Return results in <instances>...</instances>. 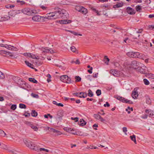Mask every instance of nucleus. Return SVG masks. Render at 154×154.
Here are the masks:
<instances>
[{"label": "nucleus", "mask_w": 154, "mask_h": 154, "mask_svg": "<svg viewBox=\"0 0 154 154\" xmlns=\"http://www.w3.org/2000/svg\"><path fill=\"white\" fill-rule=\"evenodd\" d=\"M22 12L24 14L29 15H33L38 14V11L35 9H31L29 8H25L22 10Z\"/></svg>", "instance_id": "nucleus-1"}, {"label": "nucleus", "mask_w": 154, "mask_h": 154, "mask_svg": "<svg viewBox=\"0 0 154 154\" xmlns=\"http://www.w3.org/2000/svg\"><path fill=\"white\" fill-rule=\"evenodd\" d=\"M115 97L117 99L124 103L129 104H132L133 103V102L131 101L128 100L127 99H126L124 97L120 96H116Z\"/></svg>", "instance_id": "nucleus-2"}, {"label": "nucleus", "mask_w": 154, "mask_h": 154, "mask_svg": "<svg viewBox=\"0 0 154 154\" xmlns=\"http://www.w3.org/2000/svg\"><path fill=\"white\" fill-rule=\"evenodd\" d=\"M60 80L62 82L67 83H71V79L66 75H62L60 77Z\"/></svg>", "instance_id": "nucleus-3"}, {"label": "nucleus", "mask_w": 154, "mask_h": 154, "mask_svg": "<svg viewBox=\"0 0 154 154\" xmlns=\"http://www.w3.org/2000/svg\"><path fill=\"white\" fill-rule=\"evenodd\" d=\"M32 19L34 21H40L41 20H44V16H41L38 15H36L32 17Z\"/></svg>", "instance_id": "nucleus-4"}, {"label": "nucleus", "mask_w": 154, "mask_h": 154, "mask_svg": "<svg viewBox=\"0 0 154 154\" xmlns=\"http://www.w3.org/2000/svg\"><path fill=\"white\" fill-rule=\"evenodd\" d=\"M60 16V18H66L69 17V14L66 10L64 9H61Z\"/></svg>", "instance_id": "nucleus-5"}, {"label": "nucleus", "mask_w": 154, "mask_h": 154, "mask_svg": "<svg viewBox=\"0 0 154 154\" xmlns=\"http://www.w3.org/2000/svg\"><path fill=\"white\" fill-rule=\"evenodd\" d=\"M61 9L60 8L58 9L57 11L54 12V18L56 19L57 18H60L61 17Z\"/></svg>", "instance_id": "nucleus-6"}, {"label": "nucleus", "mask_w": 154, "mask_h": 154, "mask_svg": "<svg viewBox=\"0 0 154 154\" xmlns=\"http://www.w3.org/2000/svg\"><path fill=\"white\" fill-rule=\"evenodd\" d=\"M139 62L135 60L132 61L131 64V67L134 69H136L139 66Z\"/></svg>", "instance_id": "nucleus-7"}, {"label": "nucleus", "mask_w": 154, "mask_h": 154, "mask_svg": "<svg viewBox=\"0 0 154 154\" xmlns=\"http://www.w3.org/2000/svg\"><path fill=\"white\" fill-rule=\"evenodd\" d=\"M44 18L46 19H52L54 18V12H50L46 14V16L44 17Z\"/></svg>", "instance_id": "nucleus-8"}, {"label": "nucleus", "mask_w": 154, "mask_h": 154, "mask_svg": "<svg viewBox=\"0 0 154 154\" xmlns=\"http://www.w3.org/2000/svg\"><path fill=\"white\" fill-rule=\"evenodd\" d=\"M110 73L115 76L118 77L120 76V72L115 69H112L110 70Z\"/></svg>", "instance_id": "nucleus-9"}, {"label": "nucleus", "mask_w": 154, "mask_h": 154, "mask_svg": "<svg viewBox=\"0 0 154 154\" xmlns=\"http://www.w3.org/2000/svg\"><path fill=\"white\" fill-rule=\"evenodd\" d=\"M138 52H129L127 53V55L129 57L137 58V53Z\"/></svg>", "instance_id": "nucleus-10"}, {"label": "nucleus", "mask_w": 154, "mask_h": 154, "mask_svg": "<svg viewBox=\"0 0 154 154\" xmlns=\"http://www.w3.org/2000/svg\"><path fill=\"white\" fill-rule=\"evenodd\" d=\"M126 10L128 13L131 15L134 14L136 13V11L134 9L129 7L127 8Z\"/></svg>", "instance_id": "nucleus-11"}, {"label": "nucleus", "mask_w": 154, "mask_h": 154, "mask_svg": "<svg viewBox=\"0 0 154 154\" xmlns=\"http://www.w3.org/2000/svg\"><path fill=\"white\" fill-rule=\"evenodd\" d=\"M14 11V10H13L10 11V12H8V14L9 16H11L14 17L18 13H19L20 12H18V11Z\"/></svg>", "instance_id": "nucleus-12"}, {"label": "nucleus", "mask_w": 154, "mask_h": 154, "mask_svg": "<svg viewBox=\"0 0 154 154\" xmlns=\"http://www.w3.org/2000/svg\"><path fill=\"white\" fill-rule=\"evenodd\" d=\"M94 117L96 119L99 120L102 122H104L105 119L102 118L99 115L97 114H94Z\"/></svg>", "instance_id": "nucleus-13"}, {"label": "nucleus", "mask_w": 154, "mask_h": 154, "mask_svg": "<svg viewBox=\"0 0 154 154\" xmlns=\"http://www.w3.org/2000/svg\"><path fill=\"white\" fill-rule=\"evenodd\" d=\"M6 48L12 51H17L18 50V49L17 48L8 45H7V46L6 47Z\"/></svg>", "instance_id": "nucleus-14"}, {"label": "nucleus", "mask_w": 154, "mask_h": 154, "mask_svg": "<svg viewBox=\"0 0 154 154\" xmlns=\"http://www.w3.org/2000/svg\"><path fill=\"white\" fill-rule=\"evenodd\" d=\"M28 146L29 147V148L33 149L37 152H39L40 151L39 147L37 145H35V144H34L32 146L31 145L29 146L28 145Z\"/></svg>", "instance_id": "nucleus-15"}, {"label": "nucleus", "mask_w": 154, "mask_h": 154, "mask_svg": "<svg viewBox=\"0 0 154 154\" xmlns=\"http://www.w3.org/2000/svg\"><path fill=\"white\" fill-rule=\"evenodd\" d=\"M23 142L26 146L29 148V147L28 146V145L29 146L30 145H31L32 146L34 144V143L31 141L27 139L24 140H23Z\"/></svg>", "instance_id": "nucleus-16"}, {"label": "nucleus", "mask_w": 154, "mask_h": 154, "mask_svg": "<svg viewBox=\"0 0 154 154\" xmlns=\"http://www.w3.org/2000/svg\"><path fill=\"white\" fill-rule=\"evenodd\" d=\"M72 21L70 20H61L60 21V23L61 24H67L70 23Z\"/></svg>", "instance_id": "nucleus-17"}, {"label": "nucleus", "mask_w": 154, "mask_h": 154, "mask_svg": "<svg viewBox=\"0 0 154 154\" xmlns=\"http://www.w3.org/2000/svg\"><path fill=\"white\" fill-rule=\"evenodd\" d=\"M138 94L137 92L135 91H132V97L133 98H134V99H137V97L138 96Z\"/></svg>", "instance_id": "nucleus-18"}, {"label": "nucleus", "mask_w": 154, "mask_h": 154, "mask_svg": "<svg viewBox=\"0 0 154 154\" xmlns=\"http://www.w3.org/2000/svg\"><path fill=\"white\" fill-rule=\"evenodd\" d=\"M10 18L9 16L5 15L3 17H2L0 20V21H5L9 20Z\"/></svg>", "instance_id": "nucleus-19"}, {"label": "nucleus", "mask_w": 154, "mask_h": 154, "mask_svg": "<svg viewBox=\"0 0 154 154\" xmlns=\"http://www.w3.org/2000/svg\"><path fill=\"white\" fill-rule=\"evenodd\" d=\"M51 129L52 132H53L54 133H56L57 135H60L62 134V133L61 132L57 130H56L54 128H51Z\"/></svg>", "instance_id": "nucleus-20"}, {"label": "nucleus", "mask_w": 154, "mask_h": 154, "mask_svg": "<svg viewBox=\"0 0 154 154\" xmlns=\"http://www.w3.org/2000/svg\"><path fill=\"white\" fill-rule=\"evenodd\" d=\"M86 122L83 119H81L79 122V124L82 126L85 125L86 124Z\"/></svg>", "instance_id": "nucleus-21"}, {"label": "nucleus", "mask_w": 154, "mask_h": 154, "mask_svg": "<svg viewBox=\"0 0 154 154\" xmlns=\"http://www.w3.org/2000/svg\"><path fill=\"white\" fill-rule=\"evenodd\" d=\"M80 12L84 14H85L88 13V10L87 9L82 6Z\"/></svg>", "instance_id": "nucleus-22"}, {"label": "nucleus", "mask_w": 154, "mask_h": 154, "mask_svg": "<svg viewBox=\"0 0 154 154\" xmlns=\"http://www.w3.org/2000/svg\"><path fill=\"white\" fill-rule=\"evenodd\" d=\"M63 111L62 110L58 111L57 113V116H59L58 118H60L63 116Z\"/></svg>", "instance_id": "nucleus-23"}, {"label": "nucleus", "mask_w": 154, "mask_h": 154, "mask_svg": "<svg viewBox=\"0 0 154 154\" xmlns=\"http://www.w3.org/2000/svg\"><path fill=\"white\" fill-rule=\"evenodd\" d=\"M123 4L122 2L119 3L117 4L116 5H114L113 6L114 8H118L121 7L123 5Z\"/></svg>", "instance_id": "nucleus-24"}, {"label": "nucleus", "mask_w": 154, "mask_h": 154, "mask_svg": "<svg viewBox=\"0 0 154 154\" xmlns=\"http://www.w3.org/2000/svg\"><path fill=\"white\" fill-rule=\"evenodd\" d=\"M130 138H131V140L133 141L135 144L137 143L136 140V136L135 135L133 134L132 136H130Z\"/></svg>", "instance_id": "nucleus-25"}, {"label": "nucleus", "mask_w": 154, "mask_h": 154, "mask_svg": "<svg viewBox=\"0 0 154 154\" xmlns=\"http://www.w3.org/2000/svg\"><path fill=\"white\" fill-rule=\"evenodd\" d=\"M137 58H139L141 59H142L144 57V55L143 54L140 53L139 52H137Z\"/></svg>", "instance_id": "nucleus-26"}, {"label": "nucleus", "mask_w": 154, "mask_h": 154, "mask_svg": "<svg viewBox=\"0 0 154 154\" xmlns=\"http://www.w3.org/2000/svg\"><path fill=\"white\" fill-rule=\"evenodd\" d=\"M138 71L140 73L142 74H144L146 73L145 70L144 69L142 68L141 67H140L139 68Z\"/></svg>", "instance_id": "nucleus-27"}, {"label": "nucleus", "mask_w": 154, "mask_h": 154, "mask_svg": "<svg viewBox=\"0 0 154 154\" xmlns=\"http://www.w3.org/2000/svg\"><path fill=\"white\" fill-rule=\"evenodd\" d=\"M1 53H3L4 54H6L8 53V55H9L10 56L13 57V55L10 52H7L6 51H1Z\"/></svg>", "instance_id": "nucleus-28"}, {"label": "nucleus", "mask_w": 154, "mask_h": 154, "mask_svg": "<svg viewBox=\"0 0 154 154\" xmlns=\"http://www.w3.org/2000/svg\"><path fill=\"white\" fill-rule=\"evenodd\" d=\"M136 10L137 12H140L142 9V6L140 5H137L136 7Z\"/></svg>", "instance_id": "nucleus-29"}, {"label": "nucleus", "mask_w": 154, "mask_h": 154, "mask_svg": "<svg viewBox=\"0 0 154 154\" xmlns=\"http://www.w3.org/2000/svg\"><path fill=\"white\" fill-rule=\"evenodd\" d=\"M29 80L31 82L34 83H38L37 81L34 78H29Z\"/></svg>", "instance_id": "nucleus-30"}, {"label": "nucleus", "mask_w": 154, "mask_h": 154, "mask_svg": "<svg viewBox=\"0 0 154 154\" xmlns=\"http://www.w3.org/2000/svg\"><path fill=\"white\" fill-rule=\"evenodd\" d=\"M79 94H82V95L81 96V98H85L87 96V93L85 92H80Z\"/></svg>", "instance_id": "nucleus-31"}, {"label": "nucleus", "mask_w": 154, "mask_h": 154, "mask_svg": "<svg viewBox=\"0 0 154 154\" xmlns=\"http://www.w3.org/2000/svg\"><path fill=\"white\" fill-rule=\"evenodd\" d=\"M31 114L32 116L34 117L37 116L38 114L37 112L34 110H32Z\"/></svg>", "instance_id": "nucleus-32"}, {"label": "nucleus", "mask_w": 154, "mask_h": 154, "mask_svg": "<svg viewBox=\"0 0 154 154\" xmlns=\"http://www.w3.org/2000/svg\"><path fill=\"white\" fill-rule=\"evenodd\" d=\"M71 51L73 52L78 53V51L76 49L75 47L74 46H72L70 47Z\"/></svg>", "instance_id": "nucleus-33"}, {"label": "nucleus", "mask_w": 154, "mask_h": 154, "mask_svg": "<svg viewBox=\"0 0 154 154\" xmlns=\"http://www.w3.org/2000/svg\"><path fill=\"white\" fill-rule=\"evenodd\" d=\"M29 57L34 59H38V56L37 57L35 54L32 53H31V55H30Z\"/></svg>", "instance_id": "nucleus-34"}, {"label": "nucleus", "mask_w": 154, "mask_h": 154, "mask_svg": "<svg viewBox=\"0 0 154 154\" xmlns=\"http://www.w3.org/2000/svg\"><path fill=\"white\" fill-rule=\"evenodd\" d=\"M149 78H151V79H154V74H152L151 73H148L147 74V76Z\"/></svg>", "instance_id": "nucleus-35"}, {"label": "nucleus", "mask_w": 154, "mask_h": 154, "mask_svg": "<svg viewBox=\"0 0 154 154\" xmlns=\"http://www.w3.org/2000/svg\"><path fill=\"white\" fill-rule=\"evenodd\" d=\"M25 63L29 67H30L31 68L34 69V68L32 66V64L31 63H30L29 62L27 61L26 60L25 61Z\"/></svg>", "instance_id": "nucleus-36"}, {"label": "nucleus", "mask_w": 154, "mask_h": 154, "mask_svg": "<svg viewBox=\"0 0 154 154\" xmlns=\"http://www.w3.org/2000/svg\"><path fill=\"white\" fill-rule=\"evenodd\" d=\"M42 50L43 52L48 53L50 51V50L48 49V48H42Z\"/></svg>", "instance_id": "nucleus-37"}, {"label": "nucleus", "mask_w": 154, "mask_h": 154, "mask_svg": "<svg viewBox=\"0 0 154 154\" xmlns=\"http://www.w3.org/2000/svg\"><path fill=\"white\" fill-rule=\"evenodd\" d=\"M88 95L90 97H93L94 95V94H93V92H92L91 90L90 89H89V90H88Z\"/></svg>", "instance_id": "nucleus-38"}, {"label": "nucleus", "mask_w": 154, "mask_h": 154, "mask_svg": "<svg viewBox=\"0 0 154 154\" xmlns=\"http://www.w3.org/2000/svg\"><path fill=\"white\" fill-rule=\"evenodd\" d=\"M19 107L21 109H26V106L23 103H20L19 104Z\"/></svg>", "instance_id": "nucleus-39"}, {"label": "nucleus", "mask_w": 154, "mask_h": 154, "mask_svg": "<svg viewBox=\"0 0 154 154\" xmlns=\"http://www.w3.org/2000/svg\"><path fill=\"white\" fill-rule=\"evenodd\" d=\"M68 31L70 32H71V33H72L73 34L75 35H79V36H82V34H78L77 33V32H75L74 31H73L69 30Z\"/></svg>", "instance_id": "nucleus-40"}, {"label": "nucleus", "mask_w": 154, "mask_h": 154, "mask_svg": "<svg viewBox=\"0 0 154 154\" xmlns=\"http://www.w3.org/2000/svg\"><path fill=\"white\" fill-rule=\"evenodd\" d=\"M6 133L2 130L0 129V135L2 136L5 137L6 135Z\"/></svg>", "instance_id": "nucleus-41"}, {"label": "nucleus", "mask_w": 154, "mask_h": 154, "mask_svg": "<svg viewBox=\"0 0 154 154\" xmlns=\"http://www.w3.org/2000/svg\"><path fill=\"white\" fill-rule=\"evenodd\" d=\"M31 95L32 97L34 98H39V96L38 94H36L33 93H31Z\"/></svg>", "instance_id": "nucleus-42"}, {"label": "nucleus", "mask_w": 154, "mask_h": 154, "mask_svg": "<svg viewBox=\"0 0 154 154\" xmlns=\"http://www.w3.org/2000/svg\"><path fill=\"white\" fill-rule=\"evenodd\" d=\"M31 128L35 131H37L38 129L37 127L36 126H34L33 124H32L31 126Z\"/></svg>", "instance_id": "nucleus-43"}, {"label": "nucleus", "mask_w": 154, "mask_h": 154, "mask_svg": "<svg viewBox=\"0 0 154 154\" xmlns=\"http://www.w3.org/2000/svg\"><path fill=\"white\" fill-rule=\"evenodd\" d=\"M82 6H76L75 7V9L79 12L81 11V9Z\"/></svg>", "instance_id": "nucleus-44"}, {"label": "nucleus", "mask_w": 154, "mask_h": 154, "mask_svg": "<svg viewBox=\"0 0 154 154\" xmlns=\"http://www.w3.org/2000/svg\"><path fill=\"white\" fill-rule=\"evenodd\" d=\"M143 81L144 84L145 85H148L149 84V82L147 79H144L143 80Z\"/></svg>", "instance_id": "nucleus-45"}, {"label": "nucleus", "mask_w": 154, "mask_h": 154, "mask_svg": "<svg viewBox=\"0 0 154 154\" xmlns=\"http://www.w3.org/2000/svg\"><path fill=\"white\" fill-rule=\"evenodd\" d=\"M75 78L76 82H80L81 80V78L79 76H75Z\"/></svg>", "instance_id": "nucleus-46"}, {"label": "nucleus", "mask_w": 154, "mask_h": 154, "mask_svg": "<svg viewBox=\"0 0 154 154\" xmlns=\"http://www.w3.org/2000/svg\"><path fill=\"white\" fill-rule=\"evenodd\" d=\"M71 128H64V130L67 132H70V131H72V130Z\"/></svg>", "instance_id": "nucleus-47"}, {"label": "nucleus", "mask_w": 154, "mask_h": 154, "mask_svg": "<svg viewBox=\"0 0 154 154\" xmlns=\"http://www.w3.org/2000/svg\"><path fill=\"white\" fill-rule=\"evenodd\" d=\"M17 3H20L21 5H23L26 3V2L23 1L17 0Z\"/></svg>", "instance_id": "nucleus-48"}, {"label": "nucleus", "mask_w": 154, "mask_h": 154, "mask_svg": "<svg viewBox=\"0 0 154 154\" xmlns=\"http://www.w3.org/2000/svg\"><path fill=\"white\" fill-rule=\"evenodd\" d=\"M96 93L97 96H99L101 94V90L99 89L97 90L96 91Z\"/></svg>", "instance_id": "nucleus-49"}, {"label": "nucleus", "mask_w": 154, "mask_h": 154, "mask_svg": "<svg viewBox=\"0 0 154 154\" xmlns=\"http://www.w3.org/2000/svg\"><path fill=\"white\" fill-rule=\"evenodd\" d=\"M5 77V75L4 74L0 71V79H3Z\"/></svg>", "instance_id": "nucleus-50"}, {"label": "nucleus", "mask_w": 154, "mask_h": 154, "mask_svg": "<svg viewBox=\"0 0 154 154\" xmlns=\"http://www.w3.org/2000/svg\"><path fill=\"white\" fill-rule=\"evenodd\" d=\"M39 149L40 150L39 151H44L46 152H49V150H48V149H45L44 148H40Z\"/></svg>", "instance_id": "nucleus-51"}, {"label": "nucleus", "mask_w": 154, "mask_h": 154, "mask_svg": "<svg viewBox=\"0 0 154 154\" xmlns=\"http://www.w3.org/2000/svg\"><path fill=\"white\" fill-rule=\"evenodd\" d=\"M17 108V105L15 104L12 105L11 107V109L13 110H15Z\"/></svg>", "instance_id": "nucleus-52"}, {"label": "nucleus", "mask_w": 154, "mask_h": 154, "mask_svg": "<svg viewBox=\"0 0 154 154\" xmlns=\"http://www.w3.org/2000/svg\"><path fill=\"white\" fill-rule=\"evenodd\" d=\"M104 59L107 60V62H106L105 63L107 64H108V62L109 61V59L106 56H105L104 57Z\"/></svg>", "instance_id": "nucleus-53"}, {"label": "nucleus", "mask_w": 154, "mask_h": 154, "mask_svg": "<svg viewBox=\"0 0 154 154\" xmlns=\"http://www.w3.org/2000/svg\"><path fill=\"white\" fill-rule=\"evenodd\" d=\"M150 113H149V116L150 117H153V116L154 115V114H153V113L154 112V111L153 110H150Z\"/></svg>", "instance_id": "nucleus-54"}, {"label": "nucleus", "mask_w": 154, "mask_h": 154, "mask_svg": "<svg viewBox=\"0 0 154 154\" xmlns=\"http://www.w3.org/2000/svg\"><path fill=\"white\" fill-rule=\"evenodd\" d=\"M25 123L27 125H28L30 127H31V126L33 124L31 122H26Z\"/></svg>", "instance_id": "nucleus-55"}, {"label": "nucleus", "mask_w": 154, "mask_h": 154, "mask_svg": "<svg viewBox=\"0 0 154 154\" xmlns=\"http://www.w3.org/2000/svg\"><path fill=\"white\" fill-rule=\"evenodd\" d=\"M23 55H24V56H26L27 57H29L30 55H31V53H24L23 54Z\"/></svg>", "instance_id": "nucleus-56"}, {"label": "nucleus", "mask_w": 154, "mask_h": 154, "mask_svg": "<svg viewBox=\"0 0 154 154\" xmlns=\"http://www.w3.org/2000/svg\"><path fill=\"white\" fill-rule=\"evenodd\" d=\"M73 94V95H75L77 97L81 98V96L80 95V94H79V93H75Z\"/></svg>", "instance_id": "nucleus-57"}, {"label": "nucleus", "mask_w": 154, "mask_h": 154, "mask_svg": "<svg viewBox=\"0 0 154 154\" xmlns=\"http://www.w3.org/2000/svg\"><path fill=\"white\" fill-rule=\"evenodd\" d=\"M143 31L142 29H140L138 31H137L135 33H134L135 35H136L137 34H139L140 33H141L142 31Z\"/></svg>", "instance_id": "nucleus-58"}, {"label": "nucleus", "mask_w": 154, "mask_h": 154, "mask_svg": "<svg viewBox=\"0 0 154 154\" xmlns=\"http://www.w3.org/2000/svg\"><path fill=\"white\" fill-rule=\"evenodd\" d=\"M93 11L96 13L97 15H100V12L98 11L96 9L94 8L93 9Z\"/></svg>", "instance_id": "nucleus-59"}, {"label": "nucleus", "mask_w": 154, "mask_h": 154, "mask_svg": "<svg viewBox=\"0 0 154 154\" xmlns=\"http://www.w3.org/2000/svg\"><path fill=\"white\" fill-rule=\"evenodd\" d=\"M147 117L148 115L146 114L143 115L141 116V118L143 119H146L147 118Z\"/></svg>", "instance_id": "nucleus-60"}, {"label": "nucleus", "mask_w": 154, "mask_h": 154, "mask_svg": "<svg viewBox=\"0 0 154 154\" xmlns=\"http://www.w3.org/2000/svg\"><path fill=\"white\" fill-rule=\"evenodd\" d=\"M71 119L72 120H74L75 122H77L79 120V118L77 117H75V118L72 117Z\"/></svg>", "instance_id": "nucleus-61"}, {"label": "nucleus", "mask_w": 154, "mask_h": 154, "mask_svg": "<svg viewBox=\"0 0 154 154\" xmlns=\"http://www.w3.org/2000/svg\"><path fill=\"white\" fill-rule=\"evenodd\" d=\"M98 127V125L97 124H94L93 125L92 127L94 129V130H97V128H94V127Z\"/></svg>", "instance_id": "nucleus-62"}, {"label": "nucleus", "mask_w": 154, "mask_h": 154, "mask_svg": "<svg viewBox=\"0 0 154 154\" xmlns=\"http://www.w3.org/2000/svg\"><path fill=\"white\" fill-rule=\"evenodd\" d=\"M93 77L94 78H96L97 77L98 75V73H93Z\"/></svg>", "instance_id": "nucleus-63"}, {"label": "nucleus", "mask_w": 154, "mask_h": 154, "mask_svg": "<svg viewBox=\"0 0 154 154\" xmlns=\"http://www.w3.org/2000/svg\"><path fill=\"white\" fill-rule=\"evenodd\" d=\"M93 69V68L92 67H91L90 68V69L88 70V72L90 73L91 74L92 73V70Z\"/></svg>", "instance_id": "nucleus-64"}]
</instances>
